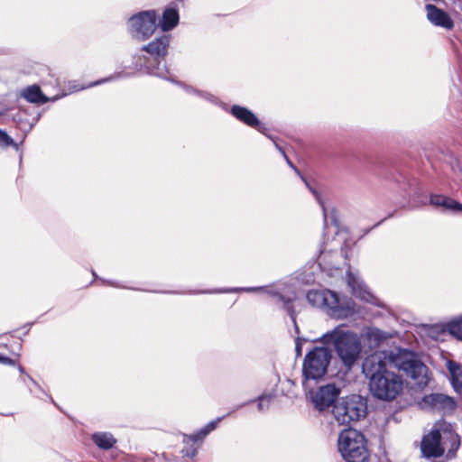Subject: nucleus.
Instances as JSON below:
<instances>
[{
	"label": "nucleus",
	"mask_w": 462,
	"mask_h": 462,
	"mask_svg": "<svg viewBox=\"0 0 462 462\" xmlns=\"http://www.w3.org/2000/svg\"><path fill=\"white\" fill-rule=\"evenodd\" d=\"M363 374L368 380L371 395L380 401L392 402L403 390L401 375L387 368V361L382 354L368 356L363 364Z\"/></svg>",
	"instance_id": "1"
},
{
	"label": "nucleus",
	"mask_w": 462,
	"mask_h": 462,
	"mask_svg": "<svg viewBox=\"0 0 462 462\" xmlns=\"http://www.w3.org/2000/svg\"><path fill=\"white\" fill-rule=\"evenodd\" d=\"M323 343L331 345L342 363L347 370H351L361 357L362 343L358 335L346 328L345 326H337L333 330L327 332L321 337Z\"/></svg>",
	"instance_id": "2"
},
{
	"label": "nucleus",
	"mask_w": 462,
	"mask_h": 462,
	"mask_svg": "<svg viewBox=\"0 0 462 462\" xmlns=\"http://www.w3.org/2000/svg\"><path fill=\"white\" fill-rule=\"evenodd\" d=\"M447 445H448L447 457L452 458L460 447L459 436L454 432L449 423L444 420L439 421L421 441L420 449L426 462H430L432 457H441Z\"/></svg>",
	"instance_id": "3"
},
{
	"label": "nucleus",
	"mask_w": 462,
	"mask_h": 462,
	"mask_svg": "<svg viewBox=\"0 0 462 462\" xmlns=\"http://www.w3.org/2000/svg\"><path fill=\"white\" fill-rule=\"evenodd\" d=\"M337 448L346 462H366L369 452L365 436L355 429L344 430L338 436Z\"/></svg>",
	"instance_id": "4"
},
{
	"label": "nucleus",
	"mask_w": 462,
	"mask_h": 462,
	"mask_svg": "<svg viewBox=\"0 0 462 462\" xmlns=\"http://www.w3.org/2000/svg\"><path fill=\"white\" fill-rule=\"evenodd\" d=\"M306 298L313 307L326 310L330 317L335 319L346 318L354 310L350 302L342 303L337 294L329 290H310Z\"/></svg>",
	"instance_id": "5"
},
{
	"label": "nucleus",
	"mask_w": 462,
	"mask_h": 462,
	"mask_svg": "<svg viewBox=\"0 0 462 462\" xmlns=\"http://www.w3.org/2000/svg\"><path fill=\"white\" fill-rule=\"evenodd\" d=\"M170 38L164 35L155 39L149 44L143 46L142 48V51H146L152 57H154V59L157 60V65H148V59L145 56H140L137 58L135 61L136 69H138L139 70H145L149 74H152L162 79H171V78L168 77V70L165 66V63L163 62L164 57L168 52Z\"/></svg>",
	"instance_id": "6"
},
{
	"label": "nucleus",
	"mask_w": 462,
	"mask_h": 462,
	"mask_svg": "<svg viewBox=\"0 0 462 462\" xmlns=\"http://www.w3.org/2000/svg\"><path fill=\"white\" fill-rule=\"evenodd\" d=\"M330 360L331 352L324 346H316L307 353L302 365V383L306 390L310 380L318 381L327 374Z\"/></svg>",
	"instance_id": "7"
},
{
	"label": "nucleus",
	"mask_w": 462,
	"mask_h": 462,
	"mask_svg": "<svg viewBox=\"0 0 462 462\" xmlns=\"http://www.w3.org/2000/svg\"><path fill=\"white\" fill-rule=\"evenodd\" d=\"M332 412L339 424H348L351 421L359 420L366 415V399L358 394L347 396L334 405Z\"/></svg>",
	"instance_id": "8"
},
{
	"label": "nucleus",
	"mask_w": 462,
	"mask_h": 462,
	"mask_svg": "<svg viewBox=\"0 0 462 462\" xmlns=\"http://www.w3.org/2000/svg\"><path fill=\"white\" fill-rule=\"evenodd\" d=\"M391 361L408 376L416 380L418 383H426L428 367L419 360L415 355L406 349L398 350L397 354L390 356Z\"/></svg>",
	"instance_id": "9"
},
{
	"label": "nucleus",
	"mask_w": 462,
	"mask_h": 462,
	"mask_svg": "<svg viewBox=\"0 0 462 462\" xmlns=\"http://www.w3.org/2000/svg\"><path fill=\"white\" fill-rule=\"evenodd\" d=\"M234 291H246V292H263L271 296L277 297L284 304V308L293 318V309L291 303L296 299L295 291L286 283H277L269 286L261 287H245V288H233L226 290H219L215 292H234Z\"/></svg>",
	"instance_id": "10"
},
{
	"label": "nucleus",
	"mask_w": 462,
	"mask_h": 462,
	"mask_svg": "<svg viewBox=\"0 0 462 462\" xmlns=\"http://www.w3.org/2000/svg\"><path fill=\"white\" fill-rule=\"evenodd\" d=\"M156 19L157 14L153 10L140 12L129 18V32L134 38L144 41L155 32L157 27Z\"/></svg>",
	"instance_id": "11"
},
{
	"label": "nucleus",
	"mask_w": 462,
	"mask_h": 462,
	"mask_svg": "<svg viewBox=\"0 0 462 462\" xmlns=\"http://www.w3.org/2000/svg\"><path fill=\"white\" fill-rule=\"evenodd\" d=\"M420 404L423 408L439 411L444 413L450 412L457 407V403L452 397L438 393L425 395Z\"/></svg>",
	"instance_id": "12"
},
{
	"label": "nucleus",
	"mask_w": 462,
	"mask_h": 462,
	"mask_svg": "<svg viewBox=\"0 0 462 462\" xmlns=\"http://www.w3.org/2000/svg\"><path fill=\"white\" fill-rule=\"evenodd\" d=\"M338 394L339 389H337L334 384L321 386L317 392L310 393L311 401L314 406L319 411H322L333 404Z\"/></svg>",
	"instance_id": "13"
},
{
	"label": "nucleus",
	"mask_w": 462,
	"mask_h": 462,
	"mask_svg": "<svg viewBox=\"0 0 462 462\" xmlns=\"http://www.w3.org/2000/svg\"><path fill=\"white\" fill-rule=\"evenodd\" d=\"M231 114L242 123L256 129L263 134H266L265 126L258 120L254 114L246 107L235 105L231 108Z\"/></svg>",
	"instance_id": "14"
},
{
	"label": "nucleus",
	"mask_w": 462,
	"mask_h": 462,
	"mask_svg": "<svg viewBox=\"0 0 462 462\" xmlns=\"http://www.w3.org/2000/svg\"><path fill=\"white\" fill-rule=\"evenodd\" d=\"M427 17L431 23L436 26H440L445 29L450 30L454 26V23L449 15L442 11L441 9L437 8L433 5H427Z\"/></svg>",
	"instance_id": "15"
},
{
	"label": "nucleus",
	"mask_w": 462,
	"mask_h": 462,
	"mask_svg": "<svg viewBox=\"0 0 462 462\" xmlns=\"http://www.w3.org/2000/svg\"><path fill=\"white\" fill-rule=\"evenodd\" d=\"M347 282L356 297L367 302H373L374 296L366 290L362 282L350 272L347 273Z\"/></svg>",
	"instance_id": "16"
},
{
	"label": "nucleus",
	"mask_w": 462,
	"mask_h": 462,
	"mask_svg": "<svg viewBox=\"0 0 462 462\" xmlns=\"http://www.w3.org/2000/svg\"><path fill=\"white\" fill-rule=\"evenodd\" d=\"M65 95L66 94H62L61 97H64ZM22 97L25 98L28 102L35 104H44L49 100L56 101L60 97V96H55L52 98L47 97L45 95L42 94L41 88L36 85L25 88L22 93Z\"/></svg>",
	"instance_id": "17"
},
{
	"label": "nucleus",
	"mask_w": 462,
	"mask_h": 462,
	"mask_svg": "<svg viewBox=\"0 0 462 462\" xmlns=\"http://www.w3.org/2000/svg\"><path fill=\"white\" fill-rule=\"evenodd\" d=\"M447 368L450 376V383L455 392L462 393V365L448 360L447 362Z\"/></svg>",
	"instance_id": "18"
},
{
	"label": "nucleus",
	"mask_w": 462,
	"mask_h": 462,
	"mask_svg": "<svg viewBox=\"0 0 462 462\" xmlns=\"http://www.w3.org/2000/svg\"><path fill=\"white\" fill-rule=\"evenodd\" d=\"M430 203L437 207H442L445 209L462 211V204L442 195H431Z\"/></svg>",
	"instance_id": "19"
},
{
	"label": "nucleus",
	"mask_w": 462,
	"mask_h": 462,
	"mask_svg": "<svg viewBox=\"0 0 462 462\" xmlns=\"http://www.w3.org/2000/svg\"><path fill=\"white\" fill-rule=\"evenodd\" d=\"M179 22L178 12L173 8H167L163 12L160 26L163 32L173 29Z\"/></svg>",
	"instance_id": "20"
},
{
	"label": "nucleus",
	"mask_w": 462,
	"mask_h": 462,
	"mask_svg": "<svg viewBox=\"0 0 462 462\" xmlns=\"http://www.w3.org/2000/svg\"><path fill=\"white\" fill-rule=\"evenodd\" d=\"M305 182H306V185L309 187L310 190L312 192V194L314 195V197L316 198L317 201L319 202V204L320 205V207L322 208L323 217H324L325 228L327 229L328 227V219L329 218L331 220V223L334 224L337 227L335 210H331V212L328 215V211L326 209V207H325V203H324L320 194L316 189L311 188L308 184L307 181H305Z\"/></svg>",
	"instance_id": "21"
},
{
	"label": "nucleus",
	"mask_w": 462,
	"mask_h": 462,
	"mask_svg": "<svg viewBox=\"0 0 462 462\" xmlns=\"http://www.w3.org/2000/svg\"><path fill=\"white\" fill-rule=\"evenodd\" d=\"M93 442L102 449H109L116 443L113 435L107 432H97L92 435Z\"/></svg>",
	"instance_id": "22"
},
{
	"label": "nucleus",
	"mask_w": 462,
	"mask_h": 462,
	"mask_svg": "<svg viewBox=\"0 0 462 462\" xmlns=\"http://www.w3.org/2000/svg\"><path fill=\"white\" fill-rule=\"evenodd\" d=\"M221 420L222 417H219L217 420L210 421L196 434L189 436V439L192 441L203 439L209 432H211L213 430L217 428V424L220 422Z\"/></svg>",
	"instance_id": "23"
},
{
	"label": "nucleus",
	"mask_w": 462,
	"mask_h": 462,
	"mask_svg": "<svg viewBox=\"0 0 462 462\" xmlns=\"http://www.w3.org/2000/svg\"><path fill=\"white\" fill-rule=\"evenodd\" d=\"M448 331L452 336L462 340V318L451 321L448 324Z\"/></svg>",
	"instance_id": "24"
},
{
	"label": "nucleus",
	"mask_w": 462,
	"mask_h": 462,
	"mask_svg": "<svg viewBox=\"0 0 462 462\" xmlns=\"http://www.w3.org/2000/svg\"><path fill=\"white\" fill-rule=\"evenodd\" d=\"M14 146L18 149V145L14 140L7 134L6 132L0 130V147Z\"/></svg>",
	"instance_id": "25"
},
{
	"label": "nucleus",
	"mask_w": 462,
	"mask_h": 462,
	"mask_svg": "<svg viewBox=\"0 0 462 462\" xmlns=\"http://www.w3.org/2000/svg\"><path fill=\"white\" fill-rule=\"evenodd\" d=\"M273 398V396L271 394L260 396L258 398V403H257L258 410L260 411H263L265 409H267L269 407Z\"/></svg>",
	"instance_id": "26"
},
{
	"label": "nucleus",
	"mask_w": 462,
	"mask_h": 462,
	"mask_svg": "<svg viewBox=\"0 0 462 462\" xmlns=\"http://www.w3.org/2000/svg\"><path fill=\"white\" fill-rule=\"evenodd\" d=\"M119 77H120V75H119V74H117L116 76H111V77L106 78V79H102V80H100V81L93 82V83L89 84L88 87H83V86H82V87H77V86H73V87H71V88H69V91H70V92H76V91H79V90L84 89V88H90V87L97 86V85H98V84H101V83H104V82L109 81V80H111V79H113L119 78Z\"/></svg>",
	"instance_id": "27"
},
{
	"label": "nucleus",
	"mask_w": 462,
	"mask_h": 462,
	"mask_svg": "<svg viewBox=\"0 0 462 462\" xmlns=\"http://www.w3.org/2000/svg\"><path fill=\"white\" fill-rule=\"evenodd\" d=\"M0 363L9 365H14L16 364L14 359L5 356L2 354H0Z\"/></svg>",
	"instance_id": "28"
},
{
	"label": "nucleus",
	"mask_w": 462,
	"mask_h": 462,
	"mask_svg": "<svg viewBox=\"0 0 462 462\" xmlns=\"http://www.w3.org/2000/svg\"><path fill=\"white\" fill-rule=\"evenodd\" d=\"M301 346H302V344H301V342H300V338H298V339L296 340V346H295V351H296V355H297V356H301V351H302V350H301Z\"/></svg>",
	"instance_id": "29"
},
{
	"label": "nucleus",
	"mask_w": 462,
	"mask_h": 462,
	"mask_svg": "<svg viewBox=\"0 0 462 462\" xmlns=\"http://www.w3.org/2000/svg\"><path fill=\"white\" fill-rule=\"evenodd\" d=\"M368 337H374L376 339H379L380 337V332L378 330H370L368 332Z\"/></svg>",
	"instance_id": "30"
},
{
	"label": "nucleus",
	"mask_w": 462,
	"mask_h": 462,
	"mask_svg": "<svg viewBox=\"0 0 462 462\" xmlns=\"http://www.w3.org/2000/svg\"><path fill=\"white\" fill-rule=\"evenodd\" d=\"M276 147L279 149V151L282 153V155L284 156V158L286 159L287 162L290 164L291 167H292V164L291 162L289 161V159L287 158V155L285 154L284 151L278 145L276 144Z\"/></svg>",
	"instance_id": "31"
},
{
	"label": "nucleus",
	"mask_w": 462,
	"mask_h": 462,
	"mask_svg": "<svg viewBox=\"0 0 462 462\" xmlns=\"http://www.w3.org/2000/svg\"><path fill=\"white\" fill-rule=\"evenodd\" d=\"M337 236L338 239H342V240H345L346 239V234L343 233V232H337Z\"/></svg>",
	"instance_id": "32"
},
{
	"label": "nucleus",
	"mask_w": 462,
	"mask_h": 462,
	"mask_svg": "<svg viewBox=\"0 0 462 462\" xmlns=\"http://www.w3.org/2000/svg\"><path fill=\"white\" fill-rule=\"evenodd\" d=\"M185 455L189 457H194L196 455V449H193L190 453L186 451Z\"/></svg>",
	"instance_id": "33"
},
{
	"label": "nucleus",
	"mask_w": 462,
	"mask_h": 462,
	"mask_svg": "<svg viewBox=\"0 0 462 462\" xmlns=\"http://www.w3.org/2000/svg\"><path fill=\"white\" fill-rule=\"evenodd\" d=\"M19 370H20V372H22V373L23 372V367H22V366H19Z\"/></svg>",
	"instance_id": "34"
}]
</instances>
